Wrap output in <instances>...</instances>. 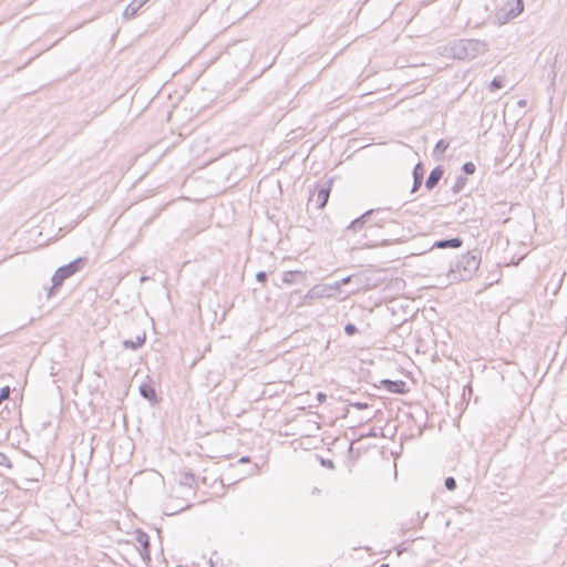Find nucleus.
Wrapping results in <instances>:
<instances>
[{
	"label": "nucleus",
	"instance_id": "obj_31",
	"mask_svg": "<svg viewBox=\"0 0 567 567\" xmlns=\"http://www.w3.org/2000/svg\"><path fill=\"white\" fill-rule=\"evenodd\" d=\"M142 556H143V558H144L145 560H150V559H151V556H150V548L143 549Z\"/></svg>",
	"mask_w": 567,
	"mask_h": 567
},
{
	"label": "nucleus",
	"instance_id": "obj_14",
	"mask_svg": "<svg viewBox=\"0 0 567 567\" xmlns=\"http://www.w3.org/2000/svg\"><path fill=\"white\" fill-rule=\"evenodd\" d=\"M511 8L506 12L507 19H514L517 16H519L524 10V2L523 0H513V2L508 3Z\"/></svg>",
	"mask_w": 567,
	"mask_h": 567
},
{
	"label": "nucleus",
	"instance_id": "obj_4",
	"mask_svg": "<svg viewBox=\"0 0 567 567\" xmlns=\"http://www.w3.org/2000/svg\"><path fill=\"white\" fill-rule=\"evenodd\" d=\"M372 212L371 215H369L368 220L371 221L372 226L383 228L385 226H391L394 228L393 234H398V230L402 231V227L399 223L394 221L390 218L391 209L390 208H377V209H370Z\"/></svg>",
	"mask_w": 567,
	"mask_h": 567
},
{
	"label": "nucleus",
	"instance_id": "obj_15",
	"mask_svg": "<svg viewBox=\"0 0 567 567\" xmlns=\"http://www.w3.org/2000/svg\"><path fill=\"white\" fill-rule=\"evenodd\" d=\"M301 277H302V272L301 271H298V270L285 271L282 274V282L284 284H288V285H292V284L297 282V278H301Z\"/></svg>",
	"mask_w": 567,
	"mask_h": 567
},
{
	"label": "nucleus",
	"instance_id": "obj_24",
	"mask_svg": "<svg viewBox=\"0 0 567 567\" xmlns=\"http://www.w3.org/2000/svg\"><path fill=\"white\" fill-rule=\"evenodd\" d=\"M10 395V388L7 385V386H3L0 389V404L7 400Z\"/></svg>",
	"mask_w": 567,
	"mask_h": 567
},
{
	"label": "nucleus",
	"instance_id": "obj_18",
	"mask_svg": "<svg viewBox=\"0 0 567 567\" xmlns=\"http://www.w3.org/2000/svg\"><path fill=\"white\" fill-rule=\"evenodd\" d=\"M136 540L141 544L143 549L150 548V537L144 532H138Z\"/></svg>",
	"mask_w": 567,
	"mask_h": 567
},
{
	"label": "nucleus",
	"instance_id": "obj_22",
	"mask_svg": "<svg viewBox=\"0 0 567 567\" xmlns=\"http://www.w3.org/2000/svg\"><path fill=\"white\" fill-rule=\"evenodd\" d=\"M558 58H559V54L557 53L556 58H555V61H554V64L551 66V72H550V84L551 85H555V80H556V76H557Z\"/></svg>",
	"mask_w": 567,
	"mask_h": 567
},
{
	"label": "nucleus",
	"instance_id": "obj_9",
	"mask_svg": "<svg viewBox=\"0 0 567 567\" xmlns=\"http://www.w3.org/2000/svg\"><path fill=\"white\" fill-rule=\"evenodd\" d=\"M462 245H463V239L460 237H454V238H449V239L436 240L432 245V249L433 248H439V249L454 248V249H456V248H460Z\"/></svg>",
	"mask_w": 567,
	"mask_h": 567
},
{
	"label": "nucleus",
	"instance_id": "obj_3",
	"mask_svg": "<svg viewBox=\"0 0 567 567\" xmlns=\"http://www.w3.org/2000/svg\"><path fill=\"white\" fill-rule=\"evenodd\" d=\"M86 262V257H79L71 262L59 267L52 276V286L49 289L48 297L50 298L53 296L54 290L61 287L64 280L82 270Z\"/></svg>",
	"mask_w": 567,
	"mask_h": 567
},
{
	"label": "nucleus",
	"instance_id": "obj_20",
	"mask_svg": "<svg viewBox=\"0 0 567 567\" xmlns=\"http://www.w3.org/2000/svg\"><path fill=\"white\" fill-rule=\"evenodd\" d=\"M503 87V80L501 78H494L489 83V90L495 92Z\"/></svg>",
	"mask_w": 567,
	"mask_h": 567
},
{
	"label": "nucleus",
	"instance_id": "obj_7",
	"mask_svg": "<svg viewBox=\"0 0 567 567\" xmlns=\"http://www.w3.org/2000/svg\"><path fill=\"white\" fill-rule=\"evenodd\" d=\"M140 394L142 398L147 400L151 404L158 403V396L155 388L151 383H142L138 388Z\"/></svg>",
	"mask_w": 567,
	"mask_h": 567
},
{
	"label": "nucleus",
	"instance_id": "obj_16",
	"mask_svg": "<svg viewBox=\"0 0 567 567\" xmlns=\"http://www.w3.org/2000/svg\"><path fill=\"white\" fill-rule=\"evenodd\" d=\"M450 143L445 140H440L436 142L435 147L433 150L434 156H440L445 153V151L449 148Z\"/></svg>",
	"mask_w": 567,
	"mask_h": 567
},
{
	"label": "nucleus",
	"instance_id": "obj_5",
	"mask_svg": "<svg viewBox=\"0 0 567 567\" xmlns=\"http://www.w3.org/2000/svg\"><path fill=\"white\" fill-rule=\"evenodd\" d=\"M332 182V178H330L322 184H317L313 193L309 196V204H315L317 209H322L328 203Z\"/></svg>",
	"mask_w": 567,
	"mask_h": 567
},
{
	"label": "nucleus",
	"instance_id": "obj_12",
	"mask_svg": "<svg viewBox=\"0 0 567 567\" xmlns=\"http://www.w3.org/2000/svg\"><path fill=\"white\" fill-rule=\"evenodd\" d=\"M371 214H372L371 210H367L365 213H363L362 215H360L359 217L353 219L349 224L348 230H351L353 233H358L359 230H361L363 228V226L365 225V223L368 221L369 215H371Z\"/></svg>",
	"mask_w": 567,
	"mask_h": 567
},
{
	"label": "nucleus",
	"instance_id": "obj_8",
	"mask_svg": "<svg viewBox=\"0 0 567 567\" xmlns=\"http://www.w3.org/2000/svg\"><path fill=\"white\" fill-rule=\"evenodd\" d=\"M443 175H444V169L442 166L439 165V166L434 167L430 172V174L425 181L426 189L432 190L433 188H435L436 185L439 184V182L442 179Z\"/></svg>",
	"mask_w": 567,
	"mask_h": 567
},
{
	"label": "nucleus",
	"instance_id": "obj_33",
	"mask_svg": "<svg viewBox=\"0 0 567 567\" xmlns=\"http://www.w3.org/2000/svg\"><path fill=\"white\" fill-rule=\"evenodd\" d=\"M248 462H250V457L249 456H241L239 458V463H248Z\"/></svg>",
	"mask_w": 567,
	"mask_h": 567
},
{
	"label": "nucleus",
	"instance_id": "obj_36",
	"mask_svg": "<svg viewBox=\"0 0 567 567\" xmlns=\"http://www.w3.org/2000/svg\"><path fill=\"white\" fill-rule=\"evenodd\" d=\"M380 567H389L388 564H382Z\"/></svg>",
	"mask_w": 567,
	"mask_h": 567
},
{
	"label": "nucleus",
	"instance_id": "obj_17",
	"mask_svg": "<svg viewBox=\"0 0 567 567\" xmlns=\"http://www.w3.org/2000/svg\"><path fill=\"white\" fill-rule=\"evenodd\" d=\"M466 183L467 178L465 176H457L455 183L452 186V192L454 194L461 193L464 189Z\"/></svg>",
	"mask_w": 567,
	"mask_h": 567
},
{
	"label": "nucleus",
	"instance_id": "obj_11",
	"mask_svg": "<svg viewBox=\"0 0 567 567\" xmlns=\"http://www.w3.org/2000/svg\"><path fill=\"white\" fill-rule=\"evenodd\" d=\"M413 175V185L411 188V193H415L421 187L423 179H424V167L422 163H417L412 172Z\"/></svg>",
	"mask_w": 567,
	"mask_h": 567
},
{
	"label": "nucleus",
	"instance_id": "obj_25",
	"mask_svg": "<svg viewBox=\"0 0 567 567\" xmlns=\"http://www.w3.org/2000/svg\"><path fill=\"white\" fill-rule=\"evenodd\" d=\"M352 279V276H347L342 278L340 281H337L333 286L334 289H339L340 286L348 285Z\"/></svg>",
	"mask_w": 567,
	"mask_h": 567
},
{
	"label": "nucleus",
	"instance_id": "obj_34",
	"mask_svg": "<svg viewBox=\"0 0 567 567\" xmlns=\"http://www.w3.org/2000/svg\"><path fill=\"white\" fill-rule=\"evenodd\" d=\"M209 565L210 567H215V561L212 558L209 559Z\"/></svg>",
	"mask_w": 567,
	"mask_h": 567
},
{
	"label": "nucleus",
	"instance_id": "obj_2",
	"mask_svg": "<svg viewBox=\"0 0 567 567\" xmlns=\"http://www.w3.org/2000/svg\"><path fill=\"white\" fill-rule=\"evenodd\" d=\"M486 51V43L476 39L457 40L451 45V54L457 60H472Z\"/></svg>",
	"mask_w": 567,
	"mask_h": 567
},
{
	"label": "nucleus",
	"instance_id": "obj_10",
	"mask_svg": "<svg viewBox=\"0 0 567 567\" xmlns=\"http://www.w3.org/2000/svg\"><path fill=\"white\" fill-rule=\"evenodd\" d=\"M148 0H132L123 11V18L128 20L136 16L138 10L147 2Z\"/></svg>",
	"mask_w": 567,
	"mask_h": 567
},
{
	"label": "nucleus",
	"instance_id": "obj_28",
	"mask_svg": "<svg viewBox=\"0 0 567 567\" xmlns=\"http://www.w3.org/2000/svg\"><path fill=\"white\" fill-rule=\"evenodd\" d=\"M193 482H194V474L190 472H186L184 474V484L192 485Z\"/></svg>",
	"mask_w": 567,
	"mask_h": 567
},
{
	"label": "nucleus",
	"instance_id": "obj_27",
	"mask_svg": "<svg viewBox=\"0 0 567 567\" xmlns=\"http://www.w3.org/2000/svg\"><path fill=\"white\" fill-rule=\"evenodd\" d=\"M267 278H268V275H267V272H266V271H259V272H257V275H256V280H257L258 282H262V284H264V282H266V281H267Z\"/></svg>",
	"mask_w": 567,
	"mask_h": 567
},
{
	"label": "nucleus",
	"instance_id": "obj_13",
	"mask_svg": "<svg viewBox=\"0 0 567 567\" xmlns=\"http://www.w3.org/2000/svg\"><path fill=\"white\" fill-rule=\"evenodd\" d=\"M145 340H146L145 333L137 334L134 340L133 339L124 340L123 347L125 349H130V350H137L145 343Z\"/></svg>",
	"mask_w": 567,
	"mask_h": 567
},
{
	"label": "nucleus",
	"instance_id": "obj_19",
	"mask_svg": "<svg viewBox=\"0 0 567 567\" xmlns=\"http://www.w3.org/2000/svg\"><path fill=\"white\" fill-rule=\"evenodd\" d=\"M462 171H463V173H464L465 175H472V174H474V173H475V171H476V166H475V164H474V163H472V162H466V163H464V164H463V166H462Z\"/></svg>",
	"mask_w": 567,
	"mask_h": 567
},
{
	"label": "nucleus",
	"instance_id": "obj_35",
	"mask_svg": "<svg viewBox=\"0 0 567 567\" xmlns=\"http://www.w3.org/2000/svg\"><path fill=\"white\" fill-rule=\"evenodd\" d=\"M518 105H525V101H523V100H522V101H519V102H518Z\"/></svg>",
	"mask_w": 567,
	"mask_h": 567
},
{
	"label": "nucleus",
	"instance_id": "obj_23",
	"mask_svg": "<svg viewBox=\"0 0 567 567\" xmlns=\"http://www.w3.org/2000/svg\"><path fill=\"white\" fill-rule=\"evenodd\" d=\"M358 331L359 330L354 323L349 322L344 326V333L349 337L354 336Z\"/></svg>",
	"mask_w": 567,
	"mask_h": 567
},
{
	"label": "nucleus",
	"instance_id": "obj_30",
	"mask_svg": "<svg viewBox=\"0 0 567 567\" xmlns=\"http://www.w3.org/2000/svg\"><path fill=\"white\" fill-rule=\"evenodd\" d=\"M321 463L323 466H326L328 468H334V464L331 460H321Z\"/></svg>",
	"mask_w": 567,
	"mask_h": 567
},
{
	"label": "nucleus",
	"instance_id": "obj_1",
	"mask_svg": "<svg viewBox=\"0 0 567 567\" xmlns=\"http://www.w3.org/2000/svg\"><path fill=\"white\" fill-rule=\"evenodd\" d=\"M481 265V252L478 250L468 251L457 258L454 265H451L449 278L452 281H465L473 278Z\"/></svg>",
	"mask_w": 567,
	"mask_h": 567
},
{
	"label": "nucleus",
	"instance_id": "obj_21",
	"mask_svg": "<svg viewBox=\"0 0 567 567\" xmlns=\"http://www.w3.org/2000/svg\"><path fill=\"white\" fill-rule=\"evenodd\" d=\"M444 486L447 491H455L457 486L455 478L452 476L446 477L444 481Z\"/></svg>",
	"mask_w": 567,
	"mask_h": 567
},
{
	"label": "nucleus",
	"instance_id": "obj_6",
	"mask_svg": "<svg viewBox=\"0 0 567 567\" xmlns=\"http://www.w3.org/2000/svg\"><path fill=\"white\" fill-rule=\"evenodd\" d=\"M381 384L386 391L391 393L404 394L408 392L406 383L402 380L384 379L381 381Z\"/></svg>",
	"mask_w": 567,
	"mask_h": 567
},
{
	"label": "nucleus",
	"instance_id": "obj_38",
	"mask_svg": "<svg viewBox=\"0 0 567 567\" xmlns=\"http://www.w3.org/2000/svg\"><path fill=\"white\" fill-rule=\"evenodd\" d=\"M176 567H183V566H176Z\"/></svg>",
	"mask_w": 567,
	"mask_h": 567
},
{
	"label": "nucleus",
	"instance_id": "obj_29",
	"mask_svg": "<svg viewBox=\"0 0 567 567\" xmlns=\"http://www.w3.org/2000/svg\"><path fill=\"white\" fill-rule=\"evenodd\" d=\"M316 400L318 403H323L327 400V395L323 392H318L316 395Z\"/></svg>",
	"mask_w": 567,
	"mask_h": 567
},
{
	"label": "nucleus",
	"instance_id": "obj_37",
	"mask_svg": "<svg viewBox=\"0 0 567 567\" xmlns=\"http://www.w3.org/2000/svg\"><path fill=\"white\" fill-rule=\"evenodd\" d=\"M1 457H3V455H2V454H0V458H1Z\"/></svg>",
	"mask_w": 567,
	"mask_h": 567
},
{
	"label": "nucleus",
	"instance_id": "obj_26",
	"mask_svg": "<svg viewBox=\"0 0 567 567\" xmlns=\"http://www.w3.org/2000/svg\"><path fill=\"white\" fill-rule=\"evenodd\" d=\"M350 405L358 410H365L369 408V403L367 402H351Z\"/></svg>",
	"mask_w": 567,
	"mask_h": 567
},
{
	"label": "nucleus",
	"instance_id": "obj_32",
	"mask_svg": "<svg viewBox=\"0 0 567 567\" xmlns=\"http://www.w3.org/2000/svg\"><path fill=\"white\" fill-rule=\"evenodd\" d=\"M399 240H400V238H399V237H396V238H391V239L384 240V241H383V245H389L390 243H394V241H399Z\"/></svg>",
	"mask_w": 567,
	"mask_h": 567
}]
</instances>
